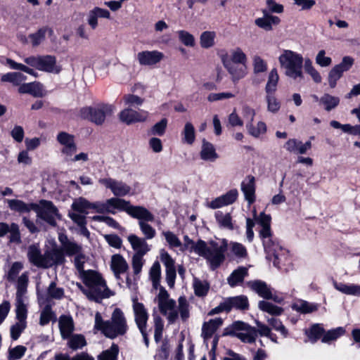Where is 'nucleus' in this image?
<instances>
[{
	"label": "nucleus",
	"mask_w": 360,
	"mask_h": 360,
	"mask_svg": "<svg viewBox=\"0 0 360 360\" xmlns=\"http://www.w3.org/2000/svg\"><path fill=\"white\" fill-rule=\"evenodd\" d=\"M160 312L166 317L169 324L174 323L179 317V314L183 321L190 316L189 304L186 298L181 296L178 299V307L176 301L169 297V294L164 287L160 288V291L155 297Z\"/></svg>",
	"instance_id": "1"
},
{
	"label": "nucleus",
	"mask_w": 360,
	"mask_h": 360,
	"mask_svg": "<svg viewBox=\"0 0 360 360\" xmlns=\"http://www.w3.org/2000/svg\"><path fill=\"white\" fill-rule=\"evenodd\" d=\"M95 328L101 330L105 337L115 339L117 336L124 335L128 330V326L122 311L116 308L112 314L110 320L108 321H104L101 314L96 312Z\"/></svg>",
	"instance_id": "2"
},
{
	"label": "nucleus",
	"mask_w": 360,
	"mask_h": 360,
	"mask_svg": "<svg viewBox=\"0 0 360 360\" xmlns=\"http://www.w3.org/2000/svg\"><path fill=\"white\" fill-rule=\"evenodd\" d=\"M84 282L88 286V289H84L80 284H78V286L90 300L100 302L103 299L108 298L113 295L107 287L104 279L96 272L86 273Z\"/></svg>",
	"instance_id": "3"
},
{
	"label": "nucleus",
	"mask_w": 360,
	"mask_h": 360,
	"mask_svg": "<svg viewBox=\"0 0 360 360\" xmlns=\"http://www.w3.org/2000/svg\"><path fill=\"white\" fill-rule=\"evenodd\" d=\"M229 243L226 239L221 240V245L214 241L208 244L205 242L204 247L198 248L199 256L205 258L210 265L212 270L218 268L224 261V253L227 250Z\"/></svg>",
	"instance_id": "4"
},
{
	"label": "nucleus",
	"mask_w": 360,
	"mask_h": 360,
	"mask_svg": "<svg viewBox=\"0 0 360 360\" xmlns=\"http://www.w3.org/2000/svg\"><path fill=\"white\" fill-rule=\"evenodd\" d=\"M281 67L285 70L286 76L296 79H303V57L291 50H284L278 58Z\"/></svg>",
	"instance_id": "5"
},
{
	"label": "nucleus",
	"mask_w": 360,
	"mask_h": 360,
	"mask_svg": "<svg viewBox=\"0 0 360 360\" xmlns=\"http://www.w3.org/2000/svg\"><path fill=\"white\" fill-rule=\"evenodd\" d=\"M225 335L236 337L244 343L252 344L257 337V328L243 321H235L229 328L226 329Z\"/></svg>",
	"instance_id": "6"
},
{
	"label": "nucleus",
	"mask_w": 360,
	"mask_h": 360,
	"mask_svg": "<svg viewBox=\"0 0 360 360\" xmlns=\"http://www.w3.org/2000/svg\"><path fill=\"white\" fill-rule=\"evenodd\" d=\"M34 210L38 219L44 221L51 226L57 225L56 220L60 218L58 208L49 200H41L37 203L32 205Z\"/></svg>",
	"instance_id": "7"
},
{
	"label": "nucleus",
	"mask_w": 360,
	"mask_h": 360,
	"mask_svg": "<svg viewBox=\"0 0 360 360\" xmlns=\"http://www.w3.org/2000/svg\"><path fill=\"white\" fill-rule=\"evenodd\" d=\"M114 110V107L108 104H98L95 106L85 107L81 109L80 115L97 125L102 124L105 117L110 115Z\"/></svg>",
	"instance_id": "8"
},
{
	"label": "nucleus",
	"mask_w": 360,
	"mask_h": 360,
	"mask_svg": "<svg viewBox=\"0 0 360 360\" xmlns=\"http://www.w3.org/2000/svg\"><path fill=\"white\" fill-rule=\"evenodd\" d=\"M28 65L47 72L59 73L61 68L57 65L56 58L51 55L31 56L24 59Z\"/></svg>",
	"instance_id": "9"
},
{
	"label": "nucleus",
	"mask_w": 360,
	"mask_h": 360,
	"mask_svg": "<svg viewBox=\"0 0 360 360\" xmlns=\"http://www.w3.org/2000/svg\"><path fill=\"white\" fill-rule=\"evenodd\" d=\"M249 307L248 299L245 295H238L226 298L217 307L212 309L208 315L212 316L222 311L229 312L232 309L238 310H247Z\"/></svg>",
	"instance_id": "10"
},
{
	"label": "nucleus",
	"mask_w": 360,
	"mask_h": 360,
	"mask_svg": "<svg viewBox=\"0 0 360 360\" xmlns=\"http://www.w3.org/2000/svg\"><path fill=\"white\" fill-rule=\"evenodd\" d=\"M354 60L350 56L343 57L342 62L335 65L329 72L328 83L331 88H334L337 81L342 77L344 72L348 71L353 65Z\"/></svg>",
	"instance_id": "11"
},
{
	"label": "nucleus",
	"mask_w": 360,
	"mask_h": 360,
	"mask_svg": "<svg viewBox=\"0 0 360 360\" xmlns=\"http://www.w3.org/2000/svg\"><path fill=\"white\" fill-rule=\"evenodd\" d=\"M57 141L63 146L61 153L66 158L72 157L77 150L73 135L65 131H60L56 136Z\"/></svg>",
	"instance_id": "12"
},
{
	"label": "nucleus",
	"mask_w": 360,
	"mask_h": 360,
	"mask_svg": "<svg viewBox=\"0 0 360 360\" xmlns=\"http://www.w3.org/2000/svg\"><path fill=\"white\" fill-rule=\"evenodd\" d=\"M132 308L134 314V321L139 329L147 328L149 318L148 310L144 304L138 301L136 297L132 298Z\"/></svg>",
	"instance_id": "13"
},
{
	"label": "nucleus",
	"mask_w": 360,
	"mask_h": 360,
	"mask_svg": "<svg viewBox=\"0 0 360 360\" xmlns=\"http://www.w3.org/2000/svg\"><path fill=\"white\" fill-rule=\"evenodd\" d=\"M98 182L105 188L110 189L115 196H124L127 195L131 190L130 186L125 183L112 178L100 179Z\"/></svg>",
	"instance_id": "14"
},
{
	"label": "nucleus",
	"mask_w": 360,
	"mask_h": 360,
	"mask_svg": "<svg viewBox=\"0 0 360 360\" xmlns=\"http://www.w3.org/2000/svg\"><path fill=\"white\" fill-rule=\"evenodd\" d=\"M222 62L224 68L231 75V80L233 83L238 82L246 76L248 73L246 64H236L229 62L228 58H223Z\"/></svg>",
	"instance_id": "15"
},
{
	"label": "nucleus",
	"mask_w": 360,
	"mask_h": 360,
	"mask_svg": "<svg viewBox=\"0 0 360 360\" xmlns=\"http://www.w3.org/2000/svg\"><path fill=\"white\" fill-rule=\"evenodd\" d=\"M136 58L140 65L153 66L163 60L165 56L163 53L156 50L143 51L138 53Z\"/></svg>",
	"instance_id": "16"
},
{
	"label": "nucleus",
	"mask_w": 360,
	"mask_h": 360,
	"mask_svg": "<svg viewBox=\"0 0 360 360\" xmlns=\"http://www.w3.org/2000/svg\"><path fill=\"white\" fill-rule=\"evenodd\" d=\"M248 285L251 290L266 300H273L276 302H281L277 296L273 295L271 288L264 281L259 280L250 281L248 283Z\"/></svg>",
	"instance_id": "17"
},
{
	"label": "nucleus",
	"mask_w": 360,
	"mask_h": 360,
	"mask_svg": "<svg viewBox=\"0 0 360 360\" xmlns=\"http://www.w3.org/2000/svg\"><path fill=\"white\" fill-rule=\"evenodd\" d=\"M147 117V112L143 110L138 112L131 108L124 109L119 115L120 120L127 124L139 122H144L146 120Z\"/></svg>",
	"instance_id": "18"
},
{
	"label": "nucleus",
	"mask_w": 360,
	"mask_h": 360,
	"mask_svg": "<svg viewBox=\"0 0 360 360\" xmlns=\"http://www.w3.org/2000/svg\"><path fill=\"white\" fill-rule=\"evenodd\" d=\"M265 252L266 253V258L269 260H273V264L275 266L279 267L281 257L285 255V250L283 248L271 239V244L268 248L264 245Z\"/></svg>",
	"instance_id": "19"
},
{
	"label": "nucleus",
	"mask_w": 360,
	"mask_h": 360,
	"mask_svg": "<svg viewBox=\"0 0 360 360\" xmlns=\"http://www.w3.org/2000/svg\"><path fill=\"white\" fill-rule=\"evenodd\" d=\"M110 269L117 279L120 278V275L126 273L129 269V265L126 259L120 254L113 255L110 260Z\"/></svg>",
	"instance_id": "20"
},
{
	"label": "nucleus",
	"mask_w": 360,
	"mask_h": 360,
	"mask_svg": "<svg viewBox=\"0 0 360 360\" xmlns=\"http://www.w3.org/2000/svg\"><path fill=\"white\" fill-rule=\"evenodd\" d=\"M132 249L135 251L134 255L144 256L150 250V248L143 238H140L135 234H130L127 237Z\"/></svg>",
	"instance_id": "21"
},
{
	"label": "nucleus",
	"mask_w": 360,
	"mask_h": 360,
	"mask_svg": "<svg viewBox=\"0 0 360 360\" xmlns=\"http://www.w3.org/2000/svg\"><path fill=\"white\" fill-rule=\"evenodd\" d=\"M58 239L63 254L65 253L68 256H75L82 252V245L69 240L65 235H60Z\"/></svg>",
	"instance_id": "22"
},
{
	"label": "nucleus",
	"mask_w": 360,
	"mask_h": 360,
	"mask_svg": "<svg viewBox=\"0 0 360 360\" xmlns=\"http://www.w3.org/2000/svg\"><path fill=\"white\" fill-rule=\"evenodd\" d=\"M64 262V254L61 249L53 248L44 252V269L61 264Z\"/></svg>",
	"instance_id": "23"
},
{
	"label": "nucleus",
	"mask_w": 360,
	"mask_h": 360,
	"mask_svg": "<svg viewBox=\"0 0 360 360\" xmlns=\"http://www.w3.org/2000/svg\"><path fill=\"white\" fill-rule=\"evenodd\" d=\"M125 212L131 217L139 219V221H153L154 220V216L146 208L141 206L131 205L129 202Z\"/></svg>",
	"instance_id": "24"
},
{
	"label": "nucleus",
	"mask_w": 360,
	"mask_h": 360,
	"mask_svg": "<svg viewBox=\"0 0 360 360\" xmlns=\"http://www.w3.org/2000/svg\"><path fill=\"white\" fill-rule=\"evenodd\" d=\"M27 256L29 262L38 268L44 269V254H41L38 245L33 244L28 247Z\"/></svg>",
	"instance_id": "25"
},
{
	"label": "nucleus",
	"mask_w": 360,
	"mask_h": 360,
	"mask_svg": "<svg viewBox=\"0 0 360 360\" xmlns=\"http://www.w3.org/2000/svg\"><path fill=\"white\" fill-rule=\"evenodd\" d=\"M110 18V13L107 9L100 7H94L90 10L87 15V22L92 30L96 29L98 27V18Z\"/></svg>",
	"instance_id": "26"
},
{
	"label": "nucleus",
	"mask_w": 360,
	"mask_h": 360,
	"mask_svg": "<svg viewBox=\"0 0 360 360\" xmlns=\"http://www.w3.org/2000/svg\"><path fill=\"white\" fill-rule=\"evenodd\" d=\"M20 94H30L34 97H43L46 93L43 85L39 82L24 83L18 88Z\"/></svg>",
	"instance_id": "27"
},
{
	"label": "nucleus",
	"mask_w": 360,
	"mask_h": 360,
	"mask_svg": "<svg viewBox=\"0 0 360 360\" xmlns=\"http://www.w3.org/2000/svg\"><path fill=\"white\" fill-rule=\"evenodd\" d=\"M238 195V191L236 189H232L226 194L212 200L210 204V207L212 209H217L232 204L237 199Z\"/></svg>",
	"instance_id": "28"
},
{
	"label": "nucleus",
	"mask_w": 360,
	"mask_h": 360,
	"mask_svg": "<svg viewBox=\"0 0 360 360\" xmlns=\"http://www.w3.org/2000/svg\"><path fill=\"white\" fill-rule=\"evenodd\" d=\"M241 190L244 193L245 200L252 204L255 200V177L249 175L241 184Z\"/></svg>",
	"instance_id": "29"
},
{
	"label": "nucleus",
	"mask_w": 360,
	"mask_h": 360,
	"mask_svg": "<svg viewBox=\"0 0 360 360\" xmlns=\"http://www.w3.org/2000/svg\"><path fill=\"white\" fill-rule=\"evenodd\" d=\"M223 320L221 318H215L205 322L202 327V337L205 340L212 338L216 330L222 325Z\"/></svg>",
	"instance_id": "30"
},
{
	"label": "nucleus",
	"mask_w": 360,
	"mask_h": 360,
	"mask_svg": "<svg viewBox=\"0 0 360 360\" xmlns=\"http://www.w3.org/2000/svg\"><path fill=\"white\" fill-rule=\"evenodd\" d=\"M263 17L257 18L255 23L259 27L266 30L270 31L272 30V25H277L280 22V18L277 16L269 14L266 11H263Z\"/></svg>",
	"instance_id": "31"
},
{
	"label": "nucleus",
	"mask_w": 360,
	"mask_h": 360,
	"mask_svg": "<svg viewBox=\"0 0 360 360\" xmlns=\"http://www.w3.org/2000/svg\"><path fill=\"white\" fill-rule=\"evenodd\" d=\"M58 325L62 338L63 339L69 338L74 330L72 319L70 316H61L59 318Z\"/></svg>",
	"instance_id": "32"
},
{
	"label": "nucleus",
	"mask_w": 360,
	"mask_h": 360,
	"mask_svg": "<svg viewBox=\"0 0 360 360\" xmlns=\"http://www.w3.org/2000/svg\"><path fill=\"white\" fill-rule=\"evenodd\" d=\"M200 155L201 159L206 161L213 162L218 158L214 146L211 143L207 141L205 139H203L202 141V148Z\"/></svg>",
	"instance_id": "33"
},
{
	"label": "nucleus",
	"mask_w": 360,
	"mask_h": 360,
	"mask_svg": "<svg viewBox=\"0 0 360 360\" xmlns=\"http://www.w3.org/2000/svg\"><path fill=\"white\" fill-rule=\"evenodd\" d=\"M335 288L348 295L360 296V285L355 284H345L343 283L333 282Z\"/></svg>",
	"instance_id": "34"
},
{
	"label": "nucleus",
	"mask_w": 360,
	"mask_h": 360,
	"mask_svg": "<svg viewBox=\"0 0 360 360\" xmlns=\"http://www.w3.org/2000/svg\"><path fill=\"white\" fill-rule=\"evenodd\" d=\"M6 201L8 207L11 210L20 214L30 212V210H32V205H34V203L27 204L25 202L17 199L7 200Z\"/></svg>",
	"instance_id": "35"
},
{
	"label": "nucleus",
	"mask_w": 360,
	"mask_h": 360,
	"mask_svg": "<svg viewBox=\"0 0 360 360\" xmlns=\"http://www.w3.org/2000/svg\"><path fill=\"white\" fill-rule=\"evenodd\" d=\"M47 32L51 33L53 31L48 27H43L39 28L34 33L29 34L28 38L30 39L33 47L38 46L45 40Z\"/></svg>",
	"instance_id": "36"
},
{
	"label": "nucleus",
	"mask_w": 360,
	"mask_h": 360,
	"mask_svg": "<svg viewBox=\"0 0 360 360\" xmlns=\"http://www.w3.org/2000/svg\"><path fill=\"white\" fill-rule=\"evenodd\" d=\"M340 98L329 94H324L319 99L320 105H323L326 111L335 109L340 103Z\"/></svg>",
	"instance_id": "37"
},
{
	"label": "nucleus",
	"mask_w": 360,
	"mask_h": 360,
	"mask_svg": "<svg viewBox=\"0 0 360 360\" xmlns=\"http://www.w3.org/2000/svg\"><path fill=\"white\" fill-rule=\"evenodd\" d=\"M248 275V269L245 267H239L234 270L228 278V283L231 287H234L242 283L245 276Z\"/></svg>",
	"instance_id": "38"
},
{
	"label": "nucleus",
	"mask_w": 360,
	"mask_h": 360,
	"mask_svg": "<svg viewBox=\"0 0 360 360\" xmlns=\"http://www.w3.org/2000/svg\"><path fill=\"white\" fill-rule=\"evenodd\" d=\"M129 201L119 198H111L107 200L108 209L110 210L109 213L115 214V210L126 211Z\"/></svg>",
	"instance_id": "39"
},
{
	"label": "nucleus",
	"mask_w": 360,
	"mask_h": 360,
	"mask_svg": "<svg viewBox=\"0 0 360 360\" xmlns=\"http://www.w3.org/2000/svg\"><path fill=\"white\" fill-rule=\"evenodd\" d=\"M25 79L26 76L18 72H8L3 75L1 77L2 82H10L15 86H20Z\"/></svg>",
	"instance_id": "40"
},
{
	"label": "nucleus",
	"mask_w": 360,
	"mask_h": 360,
	"mask_svg": "<svg viewBox=\"0 0 360 360\" xmlns=\"http://www.w3.org/2000/svg\"><path fill=\"white\" fill-rule=\"evenodd\" d=\"M217 221L219 226L228 230H233L234 226L232 222V217L229 213H223L217 212L215 214Z\"/></svg>",
	"instance_id": "41"
},
{
	"label": "nucleus",
	"mask_w": 360,
	"mask_h": 360,
	"mask_svg": "<svg viewBox=\"0 0 360 360\" xmlns=\"http://www.w3.org/2000/svg\"><path fill=\"white\" fill-rule=\"evenodd\" d=\"M278 79L279 77L277 70L276 68L272 69L269 72L268 81L265 87L266 94H274L276 90Z\"/></svg>",
	"instance_id": "42"
},
{
	"label": "nucleus",
	"mask_w": 360,
	"mask_h": 360,
	"mask_svg": "<svg viewBox=\"0 0 360 360\" xmlns=\"http://www.w3.org/2000/svg\"><path fill=\"white\" fill-rule=\"evenodd\" d=\"M150 278L152 281L153 286L155 289L160 288V277H161V269L160 264L158 262H155L150 269Z\"/></svg>",
	"instance_id": "43"
},
{
	"label": "nucleus",
	"mask_w": 360,
	"mask_h": 360,
	"mask_svg": "<svg viewBox=\"0 0 360 360\" xmlns=\"http://www.w3.org/2000/svg\"><path fill=\"white\" fill-rule=\"evenodd\" d=\"M55 313L50 304H46L41 310L39 317V324L42 326L47 325L51 321H56Z\"/></svg>",
	"instance_id": "44"
},
{
	"label": "nucleus",
	"mask_w": 360,
	"mask_h": 360,
	"mask_svg": "<svg viewBox=\"0 0 360 360\" xmlns=\"http://www.w3.org/2000/svg\"><path fill=\"white\" fill-rule=\"evenodd\" d=\"M258 307L262 311L274 316L281 315L283 311L281 307L264 300L259 302Z\"/></svg>",
	"instance_id": "45"
},
{
	"label": "nucleus",
	"mask_w": 360,
	"mask_h": 360,
	"mask_svg": "<svg viewBox=\"0 0 360 360\" xmlns=\"http://www.w3.org/2000/svg\"><path fill=\"white\" fill-rule=\"evenodd\" d=\"M25 299L15 298V313L18 321H26L27 309Z\"/></svg>",
	"instance_id": "46"
},
{
	"label": "nucleus",
	"mask_w": 360,
	"mask_h": 360,
	"mask_svg": "<svg viewBox=\"0 0 360 360\" xmlns=\"http://www.w3.org/2000/svg\"><path fill=\"white\" fill-rule=\"evenodd\" d=\"M28 284V276L26 273L22 274L18 279L17 292L15 298L25 299L27 288Z\"/></svg>",
	"instance_id": "47"
},
{
	"label": "nucleus",
	"mask_w": 360,
	"mask_h": 360,
	"mask_svg": "<svg viewBox=\"0 0 360 360\" xmlns=\"http://www.w3.org/2000/svg\"><path fill=\"white\" fill-rule=\"evenodd\" d=\"M118 354L119 347L113 343L109 349L103 351L98 356V360H117Z\"/></svg>",
	"instance_id": "48"
},
{
	"label": "nucleus",
	"mask_w": 360,
	"mask_h": 360,
	"mask_svg": "<svg viewBox=\"0 0 360 360\" xmlns=\"http://www.w3.org/2000/svg\"><path fill=\"white\" fill-rule=\"evenodd\" d=\"M64 296V290L58 288L55 282H51L46 290L47 300H60Z\"/></svg>",
	"instance_id": "49"
},
{
	"label": "nucleus",
	"mask_w": 360,
	"mask_h": 360,
	"mask_svg": "<svg viewBox=\"0 0 360 360\" xmlns=\"http://www.w3.org/2000/svg\"><path fill=\"white\" fill-rule=\"evenodd\" d=\"M183 141L189 145L193 143L195 139V132L193 125L191 122H186L182 131Z\"/></svg>",
	"instance_id": "50"
},
{
	"label": "nucleus",
	"mask_w": 360,
	"mask_h": 360,
	"mask_svg": "<svg viewBox=\"0 0 360 360\" xmlns=\"http://www.w3.org/2000/svg\"><path fill=\"white\" fill-rule=\"evenodd\" d=\"M246 128L248 133L255 138H258L261 134H264L266 131V124L263 122H259L256 127L253 126L252 122L247 123Z\"/></svg>",
	"instance_id": "51"
},
{
	"label": "nucleus",
	"mask_w": 360,
	"mask_h": 360,
	"mask_svg": "<svg viewBox=\"0 0 360 360\" xmlns=\"http://www.w3.org/2000/svg\"><path fill=\"white\" fill-rule=\"evenodd\" d=\"M154 339L156 342L161 340L164 330V321L159 315H153Z\"/></svg>",
	"instance_id": "52"
},
{
	"label": "nucleus",
	"mask_w": 360,
	"mask_h": 360,
	"mask_svg": "<svg viewBox=\"0 0 360 360\" xmlns=\"http://www.w3.org/2000/svg\"><path fill=\"white\" fill-rule=\"evenodd\" d=\"M86 344V340L82 335L76 334L69 337L68 346L73 350L82 348Z\"/></svg>",
	"instance_id": "53"
},
{
	"label": "nucleus",
	"mask_w": 360,
	"mask_h": 360,
	"mask_svg": "<svg viewBox=\"0 0 360 360\" xmlns=\"http://www.w3.org/2000/svg\"><path fill=\"white\" fill-rule=\"evenodd\" d=\"M72 209L74 211L86 214L87 210H89V201L82 197L75 199L72 204Z\"/></svg>",
	"instance_id": "54"
},
{
	"label": "nucleus",
	"mask_w": 360,
	"mask_h": 360,
	"mask_svg": "<svg viewBox=\"0 0 360 360\" xmlns=\"http://www.w3.org/2000/svg\"><path fill=\"white\" fill-rule=\"evenodd\" d=\"M184 248L188 250L190 252H194L199 255L198 248H203L205 241L202 240H198L195 243L193 240L190 239L188 236H185L184 238Z\"/></svg>",
	"instance_id": "55"
},
{
	"label": "nucleus",
	"mask_w": 360,
	"mask_h": 360,
	"mask_svg": "<svg viewBox=\"0 0 360 360\" xmlns=\"http://www.w3.org/2000/svg\"><path fill=\"white\" fill-rule=\"evenodd\" d=\"M216 34L214 32L205 31L201 34L200 45L202 48L208 49L214 46Z\"/></svg>",
	"instance_id": "56"
},
{
	"label": "nucleus",
	"mask_w": 360,
	"mask_h": 360,
	"mask_svg": "<svg viewBox=\"0 0 360 360\" xmlns=\"http://www.w3.org/2000/svg\"><path fill=\"white\" fill-rule=\"evenodd\" d=\"M193 288L195 295L204 297L207 294L210 286L207 282L195 278L193 281Z\"/></svg>",
	"instance_id": "57"
},
{
	"label": "nucleus",
	"mask_w": 360,
	"mask_h": 360,
	"mask_svg": "<svg viewBox=\"0 0 360 360\" xmlns=\"http://www.w3.org/2000/svg\"><path fill=\"white\" fill-rule=\"evenodd\" d=\"M228 60L236 64H246L247 56L240 48H237L231 51L230 58Z\"/></svg>",
	"instance_id": "58"
},
{
	"label": "nucleus",
	"mask_w": 360,
	"mask_h": 360,
	"mask_svg": "<svg viewBox=\"0 0 360 360\" xmlns=\"http://www.w3.org/2000/svg\"><path fill=\"white\" fill-rule=\"evenodd\" d=\"M6 63L8 65H9V66L11 69L21 70L24 72H26V73L33 75L34 77H37V73L33 69H32L22 63H16L15 61H14L13 60L11 59V58L6 59Z\"/></svg>",
	"instance_id": "59"
},
{
	"label": "nucleus",
	"mask_w": 360,
	"mask_h": 360,
	"mask_svg": "<svg viewBox=\"0 0 360 360\" xmlns=\"http://www.w3.org/2000/svg\"><path fill=\"white\" fill-rule=\"evenodd\" d=\"M324 330L320 324H314L311 326L310 330L306 332L309 339L313 342H316L323 333Z\"/></svg>",
	"instance_id": "60"
},
{
	"label": "nucleus",
	"mask_w": 360,
	"mask_h": 360,
	"mask_svg": "<svg viewBox=\"0 0 360 360\" xmlns=\"http://www.w3.org/2000/svg\"><path fill=\"white\" fill-rule=\"evenodd\" d=\"M27 327V321H18L11 327V337L16 340Z\"/></svg>",
	"instance_id": "61"
},
{
	"label": "nucleus",
	"mask_w": 360,
	"mask_h": 360,
	"mask_svg": "<svg viewBox=\"0 0 360 360\" xmlns=\"http://www.w3.org/2000/svg\"><path fill=\"white\" fill-rule=\"evenodd\" d=\"M167 126V120L166 118H163L153 126L149 131V134L153 136H162L165 132Z\"/></svg>",
	"instance_id": "62"
},
{
	"label": "nucleus",
	"mask_w": 360,
	"mask_h": 360,
	"mask_svg": "<svg viewBox=\"0 0 360 360\" xmlns=\"http://www.w3.org/2000/svg\"><path fill=\"white\" fill-rule=\"evenodd\" d=\"M139 225L142 233L145 236L144 238L146 240L153 239L155 236V229L153 228L150 224H147L146 221H139Z\"/></svg>",
	"instance_id": "63"
},
{
	"label": "nucleus",
	"mask_w": 360,
	"mask_h": 360,
	"mask_svg": "<svg viewBox=\"0 0 360 360\" xmlns=\"http://www.w3.org/2000/svg\"><path fill=\"white\" fill-rule=\"evenodd\" d=\"M231 252L239 258H245L248 253L243 245L237 242H231L229 244Z\"/></svg>",
	"instance_id": "64"
}]
</instances>
